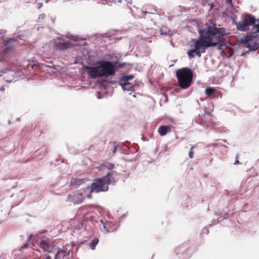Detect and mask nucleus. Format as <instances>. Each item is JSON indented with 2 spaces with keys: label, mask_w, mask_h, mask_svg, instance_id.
Segmentation results:
<instances>
[{
  "label": "nucleus",
  "mask_w": 259,
  "mask_h": 259,
  "mask_svg": "<svg viewBox=\"0 0 259 259\" xmlns=\"http://www.w3.org/2000/svg\"><path fill=\"white\" fill-rule=\"evenodd\" d=\"M3 42L5 48L3 51V54H6L12 49L14 44L15 42V39L6 37L3 39Z\"/></svg>",
  "instance_id": "9b49d317"
},
{
  "label": "nucleus",
  "mask_w": 259,
  "mask_h": 259,
  "mask_svg": "<svg viewBox=\"0 0 259 259\" xmlns=\"http://www.w3.org/2000/svg\"><path fill=\"white\" fill-rule=\"evenodd\" d=\"M171 131V127L168 125H161L158 129L159 135L162 137L165 136L168 133H170Z\"/></svg>",
  "instance_id": "4468645a"
},
{
  "label": "nucleus",
  "mask_w": 259,
  "mask_h": 259,
  "mask_svg": "<svg viewBox=\"0 0 259 259\" xmlns=\"http://www.w3.org/2000/svg\"><path fill=\"white\" fill-rule=\"evenodd\" d=\"M105 230L107 232H112L115 231L117 228V226L112 225L111 222L107 223L103 225Z\"/></svg>",
  "instance_id": "dca6fc26"
},
{
  "label": "nucleus",
  "mask_w": 259,
  "mask_h": 259,
  "mask_svg": "<svg viewBox=\"0 0 259 259\" xmlns=\"http://www.w3.org/2000/svg\"><path fill=\"white\" fill-rule=\"evenodd\" d=\"M71 38L74 39V40H76V39L75 38H72V37Z\"/></svg>",
  "instance_id": "f704fd0d"
},
{
  "label": "nucleus",
  "mask_w": 259,
  "mask_h": 259,
  "mask_svg": "<svg viewBox=\"0 0 259 259\" xmlns=\"http://www.w3.org/2000/svg\"><path fill=\"white\" fill-rule=\"evenodd\" d=\"M226 2L228 4H229L230 5H232V0H226Z\"/></svg>",
  "instance_id": "c756f323"
},
{
  "label": "nucleus",
  "mask_w": 259,
  "mask_h": 259,
  "mask_svg": "<svg viewBox=\"0 0 259 259\" xmlns=\"http://www.w3.org/2000/svg\"><path fill=\"white\" fill-rule=\"evenodd\" d=\"M176 76L179 86L183 89H186L191 85L193 73L190 68L184 67L177 70Z\"/></svg>",
  "instance_id": "39448f33"
},
{
  "label": "nucleus",
  "mask_w": 259,
  "mask_h": 259,
  "mask_svg": "<svg viewBox=\"0 0 259 259\" xmlns=\"http://www.w3.org/2000/svg\"><path fill=\"white\" fill-rule=\"evenodd\" d=\"M200 124L204 126H208L211 123V116L209 114H203L201 116Z\"/></svg>",
  "instance_id": "f8f14e48"
},
{
  "label": "nucleus",
  "mask_w": 259,
  "mask_h": 259,
  "mask_svg": "<svg viewBox=\"0 0 259 259\" xmlns=\"http://www.w3.org/2000/svg\"><path fill=\"white\" fill-rule=\"evenodd\" d=\"M198 33L197 38L192 39L188 43L190 49L187 51V55L189 59L193 58L195 56L200 58L207 48L221 45L223 42L221 39L225 35V29L217 28L215 24H206L205 27L199 29Z\"/></svg>",
  "instance_id": "f257e3e1"
},
{
  "label": "nucleus",
  "mask_w": 259,
  "mask_h": 259,
  "mask_svg": "<svg viewBox=\"0 0 259 259\" xmlns=\"http://www.w3.org/2000/svg\"><path fill=\"white\" fill-rule=\"evenodd\" d=\"M238 159H239V156L237 155L236 156V157H235V161L234 164L238 165V164H240V162L239 161Z\"/></svg>",
  "instance_id": "b1692460"
},
{
  "label": "nucleus",
  "mask_w": 259,
  "mask_h": 259,
  "mask_svg": "<svg viewBox=\"0 0 259 259\" xmlns=\"http://www.w3.org/2000/svg\"><path fill=\"white\" fill-rule=\"evenodd\" d=\"M89 209H101L102 208L97 206H89Z\"/></svg>",
  "instance_id": "a878e982"
},
{
  "label": "nucleus",
  "mask_w": 259,
  "mask_h": 259,
  "mask_svg": "<svg viewBox=\"0 0 259 259\" xmlns=\"http://www.w3.org/2000/svg\"><path fill=\"white\" fill-rule=\"evenodd\" d=\"M3 222V221H0V224Z\"/></svg>",
  "instance_id": "c9c22d12"
},
{
  "label": "nucleus",
  "mask_w": 259,
  "mask_h": 259,
  "mask_svg": "<svg viewBox=\"0 0 259 259\" xmlns=\"http://www.w3.org/2000/svg\"><path fill=\"white\" fill-rule=\"evenodd\" d=\"M255 18L250 14H246L243 19L239 22H235L236 29L240 31H247L249 30V27L252 26L251 33L256 34L259 32V24H255Z\"/></svg>",
  "instance_id": "20e7f679"
},
{
  "label": "nucleus",
  "mask_w": 259,
  "mask_h": 259,
  "mask_svg": "<svg viewBox=\"0 0 259 259\" xmlns=\"http://www.w3.org/2000/svg\"><path fill=\"white\" fill-rule=\"evenodd\" d=\"M69 41H65L64 39L58 38L55 42V47L58 50L64 51L71 47Z\"/></svg>",
  "instance_id": "1a4fd4ad"
},
{
  "label": "nucleus",
  "mask_w": 259,
  "mask_h": 259,
  "mask_svg": "<svg viewBox=\"0 0 259 259\" xmlns=\"http://www.w3.org/2000/svg\"><path fill=\"white\" fill-rule=\"evenodd\" d=\"M111 174H113V177H114V173H116V171H114V172H111Z\"/></svg>",
  "instance_id": "72a5a7b5"
},
{
  "label": "nucleus",
  "mask_w": 259,
  "mask_h": 259,
  "mask_svg": "<svg viewBox=\"0 0 259 259\" xmlns=\"http://www.w3.org/2000/svg\"><path fill=\"white\" fill-rule=\"evenodd\" d=\"M107 212H108V213H107L108 217L109 218H110V217H111V218H112V219H113V220H115V222H117V221H118V222H120V220H121V219H123V217H124V215H125V214H123V215H121V216L120 217V218L117 217V216H116L115 218H114V217H112V214H113V213H115V212H116L115 211H107Z\"/></svg>",
  "instance_id": "6ab92c4d"
},
{
  "label": "nucleus",
  "mask_w": 259,
  "mask_h": 259,
  "mask_svg": "<svg viewBox=\"0 0 259 259\" xmlns=\"http://www.w3.org/2000/svg\"><path fill=\"white\" fill-rule=\"evenodd\" d=\"M255 36L254 35H247L246 36L242 41L245 44L246 47L250 51H256L259 48V43L257 42H252L255 39Z\"/></svg>",
  "instance_id": "6e6552de"
},
{
  "label": "nucleus",
  "mask_w": 259,
  "mask_h": 259,
  "mask_svg": "<svg viewBox=\"0 0 259 259\" xmlns=\"http://www.w3.org/2000/svg\"><path fill=\"white\" fill-rule=\"evenodd\" d=\"M256 22H257L258 23H259V18L257 19H255V24H256Z\"/></svg>",
  "instance_id": "2f4dec72"
},
{
  "label": "nucleus",
  "mask_w": 259,
  "mask_h": 259,
  "mask_svg": "<svg viewBox=\"0 0 259 259\" xmlns=\"http://www.w3.org/2000/svg\"><path fill=\"white\" fill-rule=\"evenodd\" d=\"M85 198H91L90 190L87 188L75 191L69 194L67 197V200L74 204H76L81 203Z\"/></svg>",
  "instance_id": "423d86ee"
},
{
  "label": "nucleus",
  "mask_w": 259,
  "mask_h": 259,
  "mask_svg": "<svg viewBox=\"0 0 259 259\" xmlns=\"http://www.w3.org/2000/svg\"><path fill=\"white\" fill-rule=\"evenodd\" d=\"M34 237V236H33V235H30L29 236V239H31L32 237Z\"/></svg>",
  "instance_id": "473e14b6"
},
{
  "label": "nucleus",
  "mask_w": 259,
  "mask_h": 259,
  "mask_svg": "<svg viewBox=\"0 0 259 259\" xmlns=\"http://www.w3.org/2000/svg\"><path fill=\"white\" fill-rule=\"evenodd\" d=\"M98 243L99 239L98 238L95 237L89 244V246L92 250H94Z\"/></svg>",
  "instance_id": "a211bd4d"
},
{
  "label": "nucleus",
  "mask_w": 259,
  "mask_h": 259,
  "mask_svg": "<svg viewBox=\"0 0 259 259\" xmlns=\"http://www.w3.org/2000/svg\"><path fill=\"white\" fill-rule=\"evenodd\" d=\"M97 64V66H84V70L91 78L113 76L118 68L123 66L117 61L100 60Z\"/></svg>",
  "instance_id": "f03ea898"
},
{
  "label": "nucleus",
  "mask_w": 259,
  "mask_h": 259,
  "mask_svg": "<svg viewBox=\"0 0 259 259\" xmlns=\"http://www.w3.org/2000/svg\"><path fill=\"white\" fill-rule=\"evenodd\" d=\"M28 243H25V244H24L23 245L21 246L20 247V248H19V250L20 251H21V250H22V249H25V248H27V247H28Z\"/></svg>",
  "instance_id": "5701e85b"
},
{
  "label": "nucleus",
  "mask_w": 259,
  "mask_h": 259,
  "mask_svg": "<svg viewBox=\"0 0 259 259\" xmlns=\"http://www.w3.org/2000/svg\"><path fill=\"white\" fill-rule=\"evenodd\" d=\"M134 76L133 75H123L121 77L120 81L123 82H128V80L134 78Z\"/></svg>",
  "instance_id": "aec40b11"
},
{
  "label": "nucleus",
  "mask_w": 259,
  "mask_h": 259,
  "mask_svg": "<svg viewBox=\"0 0 259 259\" xmlns=\"http://www.w3.org/2000/svg\"><path fill=\"white\" fill-rule=\"evenodd\" d=\"M122 88L123 90H126L127 91H134L135 85H132L131 83L128 82H122L120 83Z\"/></svg>",
  "instance_id": "f3484780"
},
{
  "label": "nucleus",
  "mask_w": 259,
  "mask_h": 259,
  "mask_svg": "<svg viewBox=\"0 0 259 259\" xmlns=\"http://www.w3.org/2000/svg\"><path fill=\"white\" fill-rule=\"evenodd\" d=\"M233 213L229 214L228 212H226V211H215V215L217 219L214 218L212 220V224L210 225L217 224L222 220L228 218Z\"/></svg>",
  "instance_id": "9d476101"
},
{
  "label": "nucleus",
  "mask_w": 259,
  "mask_h": 259,
  "mask_svg": "<svg viewBox=\"0 0 259 259\" xmlns=\"http://www.w3.org/2000/svg\"><path fill=\"white\" fill-rule=\"evenodd\" d=\"M70 250L71 249H61L56 246H53L52 250H48V253L52 254L55 259H67L69 258Z\"/></svg>",
  "instance_id": "0eeeda50"
},
{
  "label": "nucleus",
  "mask_w": 259,
  "mask_h": 259,
  "mask_svg": "<svg viewBox=\"0 0 259 259\" xmlns=\"http://www.w3.org/2000/svg\"><path fill=\"white\" fill-rule=\"evenodd\" d=\"M189 156L191 158H192L194 156V150H193V147H192L190 148V150L189 152Z\"/></svg>",
  "instance_id": "4be33fe9"
},
{
  "label": "nucleus",
  "mask_w": 259,
  "mask_h": 259,
  "mask_svg": "<svg viewBox=\"0 0 259 259\" xmlns=\"http://www.w3.org/2000/svg\"><path fill=\"white\" fill-rule=\"evenodd\" d=\"M108 169H112L114 168V164H111V163H108L107 164V165L106 166Z\"/></svg>",
  "instance_id": "393cba45"
},
{
  "label": "nucleus",
  "mask_w": 259,
  "mask_h": 259,
  "mask_svg": "<svg viewBox=\"0 0 259 259\" xmlns=\"http://www.w3.org/2000/svg\"><path fill=\"white\" fill-rule=\"evenodd\" d=\"M203 232H204V233H205L206 234H208L209 233V230L207 228H204L203 229Z\"/></svg>",
  "instance_id": "cd10ccee"
},
{
  "label": "nucleus",
  "mask_w": 259,
  "mask_h": 259,
  "mask_svg": "<svg viewBox=\"0 0 259 259\" xmlns=\"http://www.w3.org/2000/svg\"><path fill=\"white\" fill-rule=\"evenodd\" d=\"M115 182V178L113 177V174L108 173L106 176L102 177L95 180L92 184L91 187H86L90 190V196L92 193L95 192H106L108 190V185Z\"/></svg>",
  "instance_id": "7ed1b4c3"
},
{
  "label": "nucleus",
  "mask_w": 259,
  "mask_h": 259,
  "mask_svg": "<svg viewBox=\"0 0 259 259\" xmlns=\"http://www.w3.org/2000/svg\"><path fill=\"white\" fill-rule=\"evenodd\" d=\"M215 91L216 90L214 88L212 87H209L205 89V93L207 96L210 97L212 94H213L215 92Z\"/></svg>",
  "instance_id": "412c9836"
},
{
  "label": "nucleus",
  "mask_w": 259,
  "mask_h": 259,
  "mask_svg": "<svg viewBox=\"0 0 259 259\" xmlns=\"http://www.w3.org/2000/svg\"><path fill=\"white\" fill-rule=\"evenodd\" d=\"M94 221V217L91 212H89L85 213L82 217L81 220V225L82 226H86V223L88 222H93Z\"/></svg>",
  "instance_id": "ddd939ff"
},
{
  "label": "nucleus",
  "mask_w": 259,
  "mask_h": 259,
  "mask_svg": "<svg viewBox=\"0 0 259 259\" xmlns=\"http://www.w3.org/2000/svg\"><path fill=\"white\" fill-rule=\"evenodd\" d=\"M52 256L50 255L46 254L45 256V259H52Z\"/></svg>",
  "instance_id": "c85d7f7f"
},
{
  "label": "nucleus",
  "mask_w": 259,
  "mask_h": 259,
  "mask_svg": "<svg viewBox=\"0 0 259 259\" xmlns=\"http://www.w3.org/2000/svg\"><path fill=\"white\" fill-rule=\"evenodd\" d=\"M116 147H114V149H113V152L114 153H115L116 152Z\"/></svg>",
  "instance_id": "7c9ffc66"
},
{
  "label": "nucleus",
  "mask_w": 259,
  "mask_h": 259,
  "mask_svg": "<svg viewBox=\"0 0 259 259\" xmlns=\"http://www.w3.org/2000/svg\"><path fill=\"white\" fill-rule=\"evenodd\" d=\"M46 17V15L45 14H40L39 15V17H38V19L39 20H42L44 19Z\"/></svg>",
  "instance_id": "bb28decb"
},
{
  "label": "nucleus",
  "mask_w": 259,
  "mask_h": 259,
  "mask_svg": "<svg viewBox=\"0 0 259 259\" xmlns=\"http://www.w3.org/2000/svg\"><path fill=\"white\" fill-rule=\"evenodd\" d=\"M39 245L41 248L47 251L48 252V250L49 249L52 250L53 246H51L50 244L49 243V242L46 240H40Z\"/></svg>",
  "instance_id": "2eb2a0df"
}]
</instances>
